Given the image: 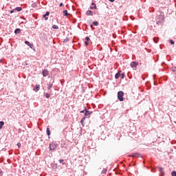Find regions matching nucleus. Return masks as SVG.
<instances>
[{"mask_svg":"<svg viewBox=\"0 0 176 176\" xmlns=\"http://www.w3.org/2000/svg\"><path fill=\"white\" fill-rule=\"evenodd\" d=\"M124 92L122 91H120L118 92V100H119L120 102L124 101Z\"/></svg>","mask_w":176,"mask_h":176,"instance_id":"f257e3e1","label":"nucleus"},{"mask_svg":"<svg viewBox=\"0 0 176 176\" xmlns=\"http://www.w3.org/2000/svg\"><path fill=\"white\" fill-rule=\"evenodd\" d=\"M57 148V144L54 142L50 144V151H54Z\"/></svg>","mask_w":176,"mask_h":176,"instance_id":"f03ea898","label":"nucleus"},{"mask_svg":"<svg viewBox=\"0 0 176 176\" xmlns=\"http://www.w3.org/2000/svg\"><path fill=\"white\" fill-rule=\"evenodd\" d=\"M160 15L158 16V19L159 20H160V21H163V20H164V13L162 12V11L160 12Z\"/></svg>","mask_w":176,"mask_h":176,"instance_id":"7ed1b4c3","label":"nucleus"},{"mask_svg":"<svg viewBox=\"0 0 176 176\" xmlns=\"http://www.w3.org/2000/svg\"><path fill=\"white\" fill-rule=\"evenodd\" d=\"M131 68H137V67H138V63H137L135 61L131 62Z\"/></svg>","mask_w":176,"mask_h":176,"instance_id":"20e7f679","label":"nucleus"},{"mask_svg":"<svg viewBox=\"0 0 176 176\" xmlns=\"http://www.w3.org/2000/svg\"><path fill=\"white\" fill-rule=\"evenodd\" d=\"M85 116H90V115L93 113V112L88 111L86 107H85Z\"/></svg>","mask_w":176,"mask_h":176,"instance_id":"39448f33","label":"nucleus"},{"mask_svg":"<svg viewBox=\"0 0 176 176\" xmlns=\"http://www.w3.org/2000/svg\"><path fill=\"white\" fill-rule=\"evenodd\" d=\"M157 168L159 169L161 176H164V170H163V167L157 166Z\"/></svg>","mask_w":176,"mask_h":176,"instance_id":"423d86ee","label":"nucleus"},{"mask_svg":"<svg viewBox=\"0 0 176 176\" xmlns=\"http://www.w3.org/2000/svg\"><path fill=\"white\" fill-rule=\"evenodd\" d=\"M53 83H54V80H52V82H50L47 85V90H50L53 87Z\"/></svg>","mask_w":176,"mask_h":176,"instance_id":"0eeeda50","label":"nucleus"},{"mask_svg":"<svg viewBox=\"0 0 176 176\" xmlns=\"http://www.w3.org/2000/svg\"><path fill=\"white\" fill-rule=\"evenodd\" d=\"M42 75L44 78H45V76H47V75H49V72L46 69H44L42 72Z\"/></svg>","mask_w":176,"mask_h":176,"instance_id":"6e6552de","label":"nucleus"},{"mask_svg":"<svg viewBox=\"0 0 176 176\" xmlns=\"http://www.w3.org/2000/svg\"><path fill=\"white\" fill-rule=\"evenodd\" d=\"M25 45H28V46H30V49H33L34 45H33V44H31V43H30V41H25Z\"/></svg>","mask_w":176,"mask_h":176,"instance_id":"1a4fd4ad","label":"nucleus"},{"mask_svg":"<svg viewBox=\"0 0 176 176\" xmlns=\"http://www.w3.org/2000/svg\"><path fill=\"white\" fill-rule=\"evenodd\" d=\"M14 34L16 35L19 34H21V30L20 28H16L14 30Z\"/></svg>","mask_w":176,"mask_h":176,"instance_id":"9d476101","label":"nucleus"},{"mask_svg":"<svg viewBox=\"0 0 176 176\" xmlns=\"http://www.w3.org/2000/svg\"><path fill=\"white\" fill-rule=\"evenodd\" d=\"M86 15L87 16H93L94 15V12L91 10H87L86 12Z\"/></svg>","mask_w":176,"mask_h":176,"instance_id":"9b49d317","label":"nucleus"},{"mask_svg":"<svg viewBox=\"0 0 176 176\" xmlns=\"http://www.w3.org/2000/svg\"><path fill=\"white\" fill-rule=\"evenodd\" d=\"M49 14H50V12H46V13L43 15V17L45 19V20H47L48 19V18L46 17V16H49Z\"/></svg>","mask_w":176,"mask_h":176,"instance_id":"f8f14e48","label":"nucleus"},{"mask_svg":"<svg viewBox=\"0 0 176 176\" xmlns=\"http://www.w3.org/2000/svg\"><path fill=\"white\" fill-rule=\"evenodd\" d=\"M141 156V154L138 153H135L132 155V157H140Z\"/></svg>","mask_w":176,"mask_h":176,"instance_id":"ddd939ff","label":"nucleus"},{"mask_svg":"<svg viewBox=\"0 0 176 176\" xmlns=\"http://www.w3.org/2000/svg\"><path fill=\"white\" fill-rule=\"evenodd\" d=\"M41 89V87H40V85H36V89L34 88V91H39V89Z\"/></svg>","mask_w":176,"mask_h":176,"instance_id":"4468645a","label":"nucleus"},{"mask_svg":"<svg viewBox=\"0 0 176 176\" xmlns=\"http://www.w3.org/2000/svg\"><path fill=\"white\" fill-rule=\"evenodd\" d=\"M119 78H120V71L118 72V73H116V75H115V78L116 79H119Z\"/></svg>","mask_w":176,"mask_h":176,"instance_id":"2eb2a0df","label":"nucleus"},{"mask_svg":"<svg viewBox=\"0 0 176 176\" xmlns=\"http://www.w3.org/2000/svg\"><path fill=\"white\" fill-rule=\"evenodd\" d=\"M14 10H16L17 12H21V10H23V8H21V7H16L15 8Z\"/></svg>","mask_w":176,"mask_h":176,"instance_id":"dca6fc26","label":"nucleus"},{"mask_svg":"<svg viewBox=\"0 0 176 176\" xmlns=\"http://www.w3.org/2000/svg\"><path fill=\"white\" fill-rule=\"evenodd\" d=\"M3 124H5V122L3 121H0V130L3 127Z\"/></svg>","mask_w":176,"mask_h":176,"instance_id":"f3484780","label":"nucleus"},{"mask_svg":"<svg viewBox=\"0 0 176 176\" xmlns=\"http://www.w3.org/2000/svg\"><path fill=\"white\" fill-rule=\"evenodd\" d=\"M44 96H45V97H46L47 98H50V94L44 93Z\"/></svg>","mask_w":176,"mask_h":176,"instance_id":"a211bd4d","label":"nucleus"},{"mask_svg":"<svg viewBox=\"0 0 176 176\" xmlns=\"http://www.w3.org/2000/svg\"><path fill=\"white\" fill-rule=\"evenodd\" d=\"M52 28H53L54 30H58V26L57 25H52Z\"/></svg>","mask_w":176,"mask_h":176,"instance_id":"6ab92c4d","label":"nucleus"},{"mask_svg":"<svg viewBox=\"0 0 176 176\" xmlns=\"http://www.w3.org/2000/svg\"><path fill=\"white\" fill-rule=\"evenodd\" d=\"M47 135H50V128H47Z\"/></svg>","mask_w":176,"mask_h":176,"instance_id":"aec40b11","label":"nucleus"},{"mask_svg":"<svg viewBox=\"0 0 176 176\" xmlns=\"http://www.w3.org/2000/svg\"><path fill=\"white\" fill-rule=\"evenodd\" d=\"M63 13H64V16H68V10H63Z\"/></svg>","mask_w":176,"mask_h":176,"instance_id":"412c9836","label":"nucleus"},{"mask_svg":"<svg viewBox=\"0 0 176 176\" xmlns=\"http://www.w3.org/2000/svg\"><path fill=\"white\" fill-rule=\"evenodd\" d=\"M124 76H126V74L124 72L121 74V79H124Z\"/></svg>","mask_w":176,"mask_h":176,"instance_id":"4be33fe9","label":"nucleus"},{"mask_svg":"<svg viewBox=\"0 0 176 176\" xmlns=\"http://www.w3.org/2000/svg\"><path fill=\"white\" fill-rule=\"evenodd\" d=\"M171 70H172L173 72H174L175 74H176V67H173L171 68Z\"/></svg>","mask_w":176,"mask_h":176,"instance_id":"5701e85b","label":"nucleus"},{"mask_svg":"<svg viewBox=\"0 0 176 176\" xmlns=\"http://www.w3.org/2000/svg\"><path fill=\"white\" fill-rule=\"evenodd\" d=\"M68 41H69V38H65L63 41V43H67V42H68Z\"/></svg>","mask_w":176,"mask_h":176,"instance_id":"b1692460","label":"nucleus"},{"mask_svg":"<svg viewBox=\"0 0 176 176\" xmlns=\"http://www.w3.org/2000/svg\"><path fill=\"white\" fill-rule=\"evenodd\" d=\"M153 41H154L155 43H157V42L159 41V38H153Z\"/></svg>","mask_w":176,"mask_h":176,"instance_id":"393cba45","label":"nucleus"},{"mask_svg":"<svg viewBox=\"0 0 176 176\" xmlns=\"http://www.w3.org/2000/svg\"><path fill=\"white\" fill-rule=\"evenodd\" d=\"M101 174H107V169L104 168V169L102 170Z\"/></svg>","mask_w":176,"mask_h":176,"instance_id":"a878e982","label":"nucleus"},{"mask_svg":"<svg viewBox=\"0 0 176 176\" xmlns=\"http://www.w3.org/2000/svg\"><path fill=\"white\" fill-rule=\"evenodd\" d=\"M93 24H94L96 27H97V25H98V21H94V22H93Z\"/></svg>","mask_w":176,"mask_h":176,"instance_id":"bb28decb","label":"nucleus"},{"mask_svg":"<svg viewBox=\"0 0 176 176\" xmlns=\"http://www.w3.org/2000/svg\"><path fill=\"white\" fill-rule=\"evenodd\" d=\"M58 162H59V163H63V166H64V164H65V162H64V160H59Z\"/></svg>","mask_w":176,"mask_h":176,"instance_id":"cd10ccee","label":"nucleus"},{"mask_svg":"<svg viewBox=\"0 0 176 176\" xmlns=\"http://www.w3.org/2000/svg\"><path fill=\"white\" fill-rule=\"evenodd\" d=\"M171 175H172V176H176V171H175V170H173V171L171 173Z\"/></svg>","mask_w":176,"mask_h":176,"instance_id":"c85d7f7f","label":"nucleus"},{"mask_svg":"<svg viewBox=\"0 0 176 176\" xmlns=\"http://www.w3.org/2000/svg\"><path fill=\"white\" fill-rule=\"evenodd\" d=\"M80 124H82V126L84 127L85 126V121L83 120H80Z\"/></svg>","mask_w":176,"mask_h":176,"instance_id":"c756f323","label":"nucleus"},{"mask_svg":"<svg viewBox=\"0 0 176 176\" xmlns=\"http://www.w3.org/2000/svg\"><path fill=\"white\" fill-rule=\"evenodd\" d=\"M85 40L87 42H89V41H90V37L89 36L85 37Z\"/></svg>","mask_w":176,"mask_h":176,"instance_id":"7c9ffc66","label":"nucleus"},{"mask_svg":"<svg viewBox=\"0 0 176 176\" xmlns=\"http://www.w3.org/2000/svg\"><path fill=\"white\" fill-rule=\"evenodd\" d=\"M90 9H97V6H91Z\"/></svg>","mask_w":176,"mask_h":176,"instance_id":"2f4dec72","label":"nucleus"},{"mask_svg":"<svg viewBox=\"0 0 176 176\" xmlns=\"http://www.w3.org/2000/svg\"><path fill=\"white\" fill-rule=\"evenodd\" d=\"M169 43H170V45H174V41H173V40H170L169 41Z\"/></svg>","mask_w":176,"mask_h":176,"instance_id":"473e14b6","label":"nucleus"},{"mask_svg":"<svg viewBox=\"0 0 176 176\" xmlns=\"http://www.w3.org/2000/svg\"><path fill=\"white\" fill-rule=\"evenodd\" d=\"M85 46H89V41H85Z\"/></svg>","mask_w":176,"mask_h":176,"instance_id":"72a5a7b5","label":"nucleus"},{"mask_svg":"<svg viewBox=\"0 0 176 176\" xmlns=\"http://www.w3.org/2000/svg\"><path fill=\"white\" fill-rule=\"evenodd\" d=\"M81 120H82V121L85 122V121L86 120V116H84V117H82V119H81Z\"/></svg>","mask_w":176,"mask_h":176,"instance_id":"f704fd0d","label":"nucleus"},{"mask_svg":"<svg viewBox=\"0 0 176 176\" xmlns=\"http://www.w3.org/2000/svg\"><path fill=\"white\" fill-rule=\"evenodd\" d=\"M17 146L19 148L21 146V143H17Z\"/></svg>","mask_w":176,"mask_h":176,"instance_id":"c9c22d12","label":"nucleus"},{"mask_svg":"<svg viewBox=\"0 0 176 176\" xmlns=\"http://www.w3.org/2000/svg\"><path fill=\"white\" fill-rule=\"evenodd\" d=\"M80 112V113H85V112H86V111H85V109H84V110H82Z\"/></svg>","mask_w":176,"mask_h":176,"instance_id":"e433bc0d","label":"nucleus"},{"mask_svg":"<svg viewBox=\"0 0 176 176\" xmlns=\"http://www.w3.org/2000/svg\"><path fill=\"white\" fill-rule=\"evenodd\" d=\"M10 13H11V14H12V13H14V10H10Z\"/></svg>","mask_w":176,"mask_h":176,"instance_id":"4c0bfd02","label":"nucleus"},{"mask_svg":"<svg viewBox=\"0 0 176 176\" xmlns=\"http://www.w3.org/2000/svg\"><path fill=\"white\" fill-rule=\"evenodd\" d=\"M161 21H157V25H160Z\"/></svg>","mask_w":176,"mask_h":176,"instance_id":"58836bf2","label":"nucleus"},{"mask_svg":"<svg viewBox=\"0 0 176 176\" xmlns=\"http://www.w3.org/2000/svg\"><path fill=\"white\" fill-rule=\"evenodd\" d=\"M63 3H60L59 4L60 8H61V6H63Z\"/></svg>","mask_w":176,"mask_h":176,"instance_id":"ea45409f","label":"nucleus"},{"mask_svg":"<svg viewBox=\"0 0 176 176\" xmlns=\"http://www.w3.org/2000/svg\"><path fill=\"white\" fill-rule=\"evenodd\" d=\"M109 2H115V0H109Z\"/></svg>","mask_w":176,"mask_h":176,"instance_id":"a19ab883","label":"nucleus"},{"mask_svg":"<svg viewBox=\"0 0 176 176\" xmlns=\"http://www.w3.org/2000/svg\"><path fill=\"white\" fill-rule=\"evenodd\" d=\"M91 5H92L93 6H96V3H92Z\"/></svg>","mask_w":176,"mask_h":176,"instance_id":"79ce46f5","label":"nucleus"},{"mask_svg":"<svg viewBox=\"0 0 176 176\" xmlns=\"http://www.w3.org/2000/svg\"><path fill=\"white\" fill-rule=\"evenodd\" d=\"M24 65H28V64H27V63H25L24 64Z\"/></svg>","mask_w":176,"mask_h":176,"instance_id":"37998d69","label":"nucleus"},{"mask_svg":"<svg viewBox=\"0 0 176 176\" xmlns=\"http://www.w3.org/2000/svg\"><path fill=\"white\" fill-rule=\"evenodd\" d=\"M91 28H93V25H91Z\"/></svg>","mask_w":176,"mask_h":176,"instance_id":"c03bdc74","label":"nucleus"},{"mask_svg":"<svg viewBox=\"0 0 176 176\" xmlns=\"http://www.w3.org/2000/svg\"><path fill=\"white\" fill-rule=\"evenodd\" d=\"M0 63H2V60H0Z\"/></svg>","mask_w":176,"mask_h":176,"instance_id":"a18cd8bd","label":"nucleus"}]
</instances>
